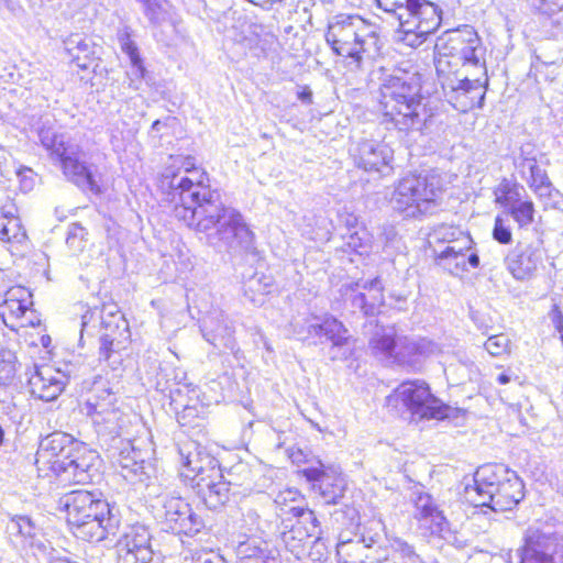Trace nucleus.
Wrapping results in <instances>:
<instances>
[{"label":"nucleus","mask_w":563,"mask_h":563,"mask_svg":"<svg viewBox=\"0 0 563 563\" xmlns=\"http://www.w3.org/2000/svg\"><path fill=\"white\" fill-rule=\"evenodd\" d=\"M199 178L175 174L169 187L174 214L187 227L206 233L209 244L232 255L249 253L254 249V234L243 216L232 207L222 203L217 190Z\"/></svg>","instance_id":"f257e3e1"},{"label":"nucleus","mask_w":563,"mask_h":563,"mask_svg":"<svg viewBox=\"0 0 563 563\" xmlns=\"http://www.w3.org/2000/svg\"><path fill=\"white\" fill-rule=\"evenodd\" d=\"M435 49V70L448 101L462 112L481 108L487 84L485 49L474 27L446 31Z\"/></svg>","instance_id":"f03ea898"},{"label":"nucleus","mask_w":563,"mask_h":563,"mask_svg":"<svg viewBox=\"0 0 563 563\" xmlns=\"http://www.w3.org/2000/svg\"><path fill=\"white\" fill-rule=\"evenodd\" d=\"M421 76L417 71L394 70L379 85L378 111L385 123L400 132H426L433 124L434 113L421 95Z\"/></svg>","instance_id":"7ed1b4c3"},{"label":"nucleus","mask_w":563,"mask_h":563,"mask_svg":"<svg viewBox=\"0 0 563 563\" xmlns=\"http://www.w3.org/2000/svg\"><path fill=\"white\" fill-rule=\"evenodd\" d=\"M324 37L332 52L343 57L352 71L372 63L382 48L376 26L360 15H335L328 24Z\"/></svg>","instance_id":"20e7f679"},{"label":"nucleus","mask_w":563,"mask_h":563,"mask_svg":"<svg viewBox=\"0 0 563 563\" xmlns=\"http://www.w3.org/2000/svg\"><path fill=\"white\" fill-rule=\"evenodd\" d=\"M523 489L516 472L503 464H486L475 472L473 485L465 486V496L475 506L508 511L522 500Z\"/></svg>","instance_id":"39448f33"},{"label":"nucleus","mask_w":563,"mask_h":563,"mask_svg":"<svg viewBox=\"0 0 563 563\" xmlns=\"http://www.w3.org/2000/svg\"><path fill=\"white\" fill-rule=\"evenodd\" d=\"M67 522L78 539L100 542L115 534L118 520L107 500L88 490H74L65 495Z\"/></svg>","instance_id":"423d86ee"},{"label":"nucleus","mask_w":563,"mask_h":563,"mask_svg":"<svg viewBox=\"0 0 563 563\" xmlns=\"http://www.w3.org/2000/svg\"><path fill=\"white\" fill-rule=\"evenodd\" d=\"M183 475L190 479L197 496L209 509H218L230 499V483L224 481L217 459L195 443L179 448Z\"/></svg>","instance_id":"0eeeda50"},{"label":"nucleus","mask_w":563,"mask_h":563,"mask_svg":"<svg viewBox=\"0 0 563 563\" xmlns=\"http://www.w3.org/2000/svg\"><path fill=\"white\" fill-rule=\"evenodd\" d=\"M86 415L91 419L99 438L104 441L122 438L129 443L141 419L133 412L124 411L119 405L114 393L103 386V382H95L91 393L85 402Z\"/></svg>","instance_id":"6e6552de"},{"label":"nucleus","mask_w":563,"mask_h":563,"mask_svg":"<svg viewBox=\"0 0 563 563\" xmlns=\"http://www.w3.org/2000/svg\"><path fill=\"white\" fill-rule=\"evenodd\" d=\"M380 9L399 21L398 40L416 48L441 24V10L428 0H376Z\"/></svg>","instance_id":"1a4fd4ad"},{"label":"nucleus","mask_w":563,"mask_h":563,"mask_svg":"<svg viewBox=\"0 0 563 563\" xmlns=\"http://www.w3.org/2000/svg\"><path fill=\"white\" fill-rule=\"evenodd\" d=\"M443 190V179L435 172L409 174L395 186L390 203L407 218L432 213Z\"/></svg>","instance_id":"9d476101"},{"label":"nucleus","mask_w":563,"mask_h":563,"mask_svg":"<svg viewBox=\"0 0 563 563\" xmlns=\"http://www.w3.org/2000/svg\"><path fill=\"white\" fill-rule=\"evenodd\" d=\"M100 322L99 356L113 368L121 364V351L125 350L130 342L131 333L129 322L123 313L112 307H104L101 312L95 309H86L81 314L80 341L84 333L92 335V330Z\"/></svg>","instance_id":"9b49d317"},{"label":"nucleus","mask_w":563,"mask_h":563,"mask_svg":"<svg viewBox=\"0 0 563 563\" xmlns=\"http://www.w3.org/2000/svg\"><path fill=\"white\" fill-rule=\"evenodd\" d=\"M42 146L48 152L51 159L58 164L64 175L82 190L99 192L92 172L86 165L85 154L80 146L65 134L51 129L38 132Z\"/></svg>","instance_id":"f8f14e48"},{"label":"nucleus","mask_w":563,"mask_h":563,"mask_svg":"<svg viewBox=\"0 0 563 563\" xmlns=\"http://www.w3.org/2000/svg\"><path fill=\"white\" fill-rule=\"evenodd\" d=\"M294 333L300 340L325 336L332 343L331 360L345 358L349 355L347 345L351 336L344 324L334 317H325L322 321L317 316L296 319L291 323Z\"/></svg>","instance_id":"ddd939ff"},{"label":"nucleus","mask_w":563,"mask_h":563,"mask_svg":"<svg viewBox=\"0 0 563 563\" xmlns=\"http://www.w3.org/2000/svg\"><path fill=\"white\" fill-rule=\"evenodd\" d=\"M394 396L412 416L420 419H443L448 417L450 408L430 393L429 386L424 382H404L395 390Z\"/></svg>","instance_id":"4468645a"},{"label":"nucleus","mask_w":563,"mask_h":563,"mask_svg":"<svg viewBox=\"0 0 563 563\" xmlns=\"http://www.w3.org/2000/svg\"><path fill=\"white\" fill-rule=\"evenodd\" d=\"M288 514H291L296 521L291 525L284 521L282 540L286 548L299 558L311 538L319 539V521L312 510L303 507H290Z\"/></svg>","instance_id":"2eb2a0df"},{"label":"nucleus","mask_w":563,"mask_h":563,"mask_svg":"<svg viewBox=\"0 0 563 563\" xmlns=\"http://www.w3.org/2000/svg\"><path fill=\"white\" fill-rule=\"evenodd\" d=\"M164 514V525L174 533L195 534L203 527L202 519L196 515L190 505L180 496L162 494L158 496Z\"/></svg>","instance_id":"dca6fc26"},{"label":"nucleus","mask_w":563,"mask_h":563,"mask_svg":"<svg viewBox=\"0 0 563 563\" xmlns=\"http://www.w3.org/2000/svg\"><path fill=\"white\" fill-rule=\"evenodd\" d=\"M318 466L306 467L302 475L312 483V488L318 490L320 497L328 505H338L344 498L347 483L339 468L325 467L321 462Z\"/></svg>","instance_id":"f3484780"},{"label":"nucleus","mask_w":563,"mask_h":563,"mask_svg":"<svg viewBox=\"0 0 563 563\" xmlns=\"http://www.w3.org/2000/svg\"><path fill=\"white\" fill-rule=\"evenodd\" d=\"M151 533L143 525L126 529L115 544L118 563H150L153 559Z\"/></svg>","instance_id":"a211bd4d"},{"label":"nucleus","mask_w":563,"mask_h":563,"mask_svg":"<svg viewBox=\"0 0 563 563\" xmlns=\"http://www.w3.org/2000/svg\"><path fill=\"white\" fill-rule=\"evenodd\" d=\"M68 383V376L51 365L36 367L35 373L29 378L32 396L44 401L55 400Z\"/></svg>","instance_id":"6ab92c4d"},{"label":"nucleus","mask_w":563,"mask_h":563,"mask_svg":"<svg viewBox=\"0 0 563 563\" xmlns=\"http://www.w3.org/2000/svg\"><path fill=\"white\" fill-rule=\"evenodd\" d=\"M520 563H563V549L558 552L553 537L534 531L526 538V544L518 550Z\"/></svg>","instance_id":"aec40b11"},{"label":"nucleus","mask_w":563,"mask_h":563,"mask_svg":"<svg viewBox=\"0 0 563 563\" xmlns=\"http://www.w3.org/2000/svg\"><path fill=\"white\" fill-rule=\"evenodd\" d=\"M542 262L539 244L518 242L506 257V265L511 275L519 280L530 278Z\"/></svg>","instance_id":"412c9836"},{"label":"nucleus","mask_w":563,"mask_h":563,"mask_svg":"<svg viewBox=\"0 0 563 563\" xmlns=\"http://www.w3.org/2000/svg\"><path fill=\"white\" fill-rule=\"evenodd\" d=\"M393 154V150L386 143L364 140L357 145L356 163L365 170L385 174L391 170Z\"/></svg>","instance_id":"4be33fe9"},{"label":"nucleus","mask_w":563,"mask_h":563,"mask_svg":"<svg viewBox=\"0 0 563 563\" xmlns=\"http://www.w3.org/2000/svg\"><path fill=\"white\" fill-rule=\"evenodd\" d=\"M201 330L205 339L216 349L234 347L233 325L221 309L207 312L202 319Z\"/></svg>","instance_id":"5701e85b"},{"label":"nucleus","mask_w":563,"mask_h":563,"mask_svg":"<svg viewBox=\"0 0 563 563\" xmlns=\"http://www.w3.org/2000/svg\"><path fill=\"white\" fill-rule=\"evenodd\" d=\"M413 503V517L422 528L428 529L431 534L438 536L449 531V522L431 495L418 493Z\"/></svg>","instance_id":"b1692460"},{"label":"nucleus","mask_w":563,"mask_h":563,"mask_svg":"<svg viewBox=\"0 0 563 563\" xmlns=\"http://www.w3.org/2000/svg\"><path fill=\"white\" fill-rule=\"evenodd\" d=\"M98 460L96 451L88 449L84 443L75 444V450L66 461H62V468L78 484H86L92 479V472Z\"/></svg>","instance_id":"393cba45"},{"label":"nucleus","mask_w":563,"mask_h":563,"mask_svg":"<svg viewBox=\"0 0 563 563\" xmlns=\"http://www.w3.org/2000/svg\"><path fill=\"white\" fill-rule=\"evenodd\" d=\"M435 236L449 242V245H446L444 250L438 253V258L454 260L455 266L465 271L466 262L463 251H467L472 247L473 241L471 236L452 227L440 228L438 231H435Z\"/></svg>","instance_id":"a878e982"},{"label":"nucleus","mask_w":563,"mask_h":563,"mask_svg":"<svg viewBox=\"0 0 563 563\" xmlns=\"http://www.w3.org/2000/svg\"><path fill=\"white\" fill-rule=\"evenodd\" d=\"M31 306V294L25 288H11L0 305V316L7 327L13 328L14 322L23 319Z\"/></svg>","instance_id":"bb28decb"},{"label":"nucleus","mask_w":563,"mask_h":563,"mask_svg":"<svg viewBox=\"0 0 563 563\" xmlns=\"http://www.w3.org/2000/svg\"><path fill=\"white\" fill-rule=\"evenodd\" d=\"M79 442L64 432H54L44 438L40 443V453H47L51 457H57L58 462L66 461Z\"/></svg>","instance_id":"cd10ccee"},{"label":"nucleus","mask_w":563,"mask_h":563,"mask_svg":"<svg viewBox=\"0 0 563 563\" xmlns=\"http://www.w3.org/2000/svg\"><path fill=\"white\" fill-rule=\"evenodd\" d=\"M7 532L14 547L23 550L34 544L36 527L29 517L18 516L9 521Z\"/></svg>","instance_id":"c85d7f7f"},{"label":"nucleus","mask_w":563,"mask_h":563,"mask_svg":"<svg viewBox=\"0 0 563 563\" xmlns=\"http://www.w3.org/2000/svg\"><path fill=\"white\" fill-rule=\"evenodd\" d=\"M495 202L509 210L527 197L526 189L517 181L504 178L494 190Z\"/></svg>","instance_id":"c756f323"},{"label":"nucleus","mask_w":563,"mask_h":563,"mask_svg":"<svg viewBox=\"0 0 563 563\" xmlns=\"http://www.w3.org/2000/svg\"><path fill=\"white\" fill-rule=\"evenodd\" d=\"M527 185L544 202L545 207L556 208L560 203V191L554 188L547 172L536 178H528Z\"/></svg>","instance_id":"7c9ffc66"},{"label":"nucleus","mask_w":563,"mask_h":563,"mask_svg":"<svg viewBox=\"0 0 563 563\" xmlns=\"http://www.w3.org/2000/svg\"><path fill=\"white\" fill-rule=\"evenodd\" d=\"M356 289H362L367 295L369 313L376 314L385 302L384 286L379 277L371 280L355 283Z\"/></svg>","instance_id":"2f4dec72"},{"label":"nucleus","mask_w":563,"mask_h":563,"mask_svg":"<svg viewBox=\"0 0 563 563\" xmlns=\"http://www.w3.org/2000/svg\"><path fill=\"white\" fill-rule=\"evenodd\" d=\"M540 153L531 144H525L520 147L518 156L514 158V165L520 177H526L533 173L540 166L538 156Z\"/></svg>","instance_id":"473e14b6"},{"label":"nucleus","mask_w":563,"mask_h":563,"mask_svg":"<svg viewBox=\"0 0 563 563\" xmlns=\"http://www.w3.org/2000/svg\"><path fill=\"white\" fill-rule=\"evenodd\" d=\"M119 465L123 471H126L128 475L140 476L144 473V460L141 459V453L135 451L134 448L130 452L122 450L119 456Z\"/></svg>","instance_id":"72a5a7b5"},{"label":"nucleus","mask_w":563,"mask_h":563,"mask_svg":"<svg viewBox=\"0 0 563 563\" xmlns=\"http://www.w3.org/2000/svg\"><path fill=\"white\" fill-rule=\"evenodd\" d=\"M87 230L79 223H71L67 230L66 244L74 254L81 253L87 244Z\"/></svg>","instance_id":"f704fd0d"},{"label":"nucleus","mask_w":563,"mask_h":563,"mask_svg":"<svg viewBox=\"0 0 563 563\" xmlns=\"http://www.w3.org/2000/svg\"><path fill=\"white\" fill-rule=\"evenodd\" d=\"M202 413L203 410L201 406L185 405L183 410L177 413V421L184 428H199L205 420Z\"/></svg>","instance_id":"c9c22d12"},{"label":"nucleus","mask_w":563,"mask_h":563,"mask_svg":"<svg viewBox=\"0 0 563 563\" xmlns=\"http://www.w3.org/2000/svg\"><path fill=\"white\" fill-rule=\"evenodd\" d=\"M507 211L519 227H527L533 222L534 206L529 199H522Z\"/></svg>","instance_id":"e433bc0d"},{"label":"nucleus","mask_w":563,"mask_h":563,"mask_svg":"<svg viewBox=\"0 0 563 563\" xmlns=\"http://www.w3.org/2000/svg\"><path fill=\"white\" fill-rule=\"evenodd\" d=\"M369 346L376 354L391 356L396 347L394 334L391 332H376L369 341Z\"/></svg>","instance_id":"4c0bfd02"},{"label":"nucleus","mask_w":563,"mask_h":563,"mask_svg":"<svg viewBox=\"0 0 563 563\" xmlns=\"http://www.w3.org/2000/svg\"><path fill=\"white\" fill-rule=\"evenodd\" d=\"M26 239V233L23 230L21 221L14 216L11 210V214L5 222V231L3 234V242H18L21 243Z\"/></svg>","instance_id":"58836bf2"},{"label":"nucleus","mask_w":563,"mask_h":563,"mask_svg":"<svg viewBox=\"0 0 563 563\" xmlns=\"http://www.w3.org/2000/svg\"><path fill=\"white\" fill-rule=\"evenodd\" d=\"M15 376L14 356L9 351L0 352V385H9Z\"/></svg>","instance_id":"ea45409f"},{"label":"nucleus","mask_w":563,"mask_h":563,"mask_svg":"<svg viewBox=\"0 0 563 563\" xmlns=\"http://www.w3.org/2000/svg\"><path fill=\"white\" fill-rule=\"evenodd\" d=\"M510 340L504 334L492 335L487 339L484 346L485 350L493 356H500L509 351Z\"/></svg>","instance_id":"a19ab883"},{"label":"nucleus","mask_w":563,"mask_h":563,"mask_svg":"<svg viewBox=\"0 0 563 563\" xmlns=\"http://www.w3.org/2000/svg\"><path fill=\"white\" fill-rule=\"evenodd\" d=\"M85 46L95 49V45L91 41L79 34L71 35L65 41V49L70 58H79V56L82 55Z\"/></svg>","instance_id":"79ce46f5"},{"label":"nucleus","mask_w":563,"mask_h":563,"mask_svg":"<svg viewBox=\"0 0 563 563\" xmlns=\"http://www.w3.org/2000/svg\"><path fill=\"white\" fill-rule=\"evenodd\" d=\"M130 62L131 69L126 71L129 87L133 90H139L144 77L145 68L140 55H136V59L134 57H130Z\"/></svg>","instance_id":"37998d69"},{"label":"nucleus","mask_w":563,"mask_h":563,"mask_svg":"<svg viewBox=\"0 0 563 563\" xmlns=\"http://www.w3.org/2000/svg\"><path fill=\"white\" fill-rule=\"evenodd\" d=\"M143 4L144 14L153 24H159L165 19V11L158 0H137Z\"/></svg>","instance_id":"c03bdc74"},{"label":"nucleus","mask_w":563,"mask_h":563,"mask_svg":"<svg viewBox=\"0 0 563 563\" xmlns=\"http://www.w3.org/2000/svg\"><path fill=\"white\" fill-rule=\"evenodd\" d=\"M391 549L399 553L401 558L407 559L410 563L420 562L419 555L416 553L415 548L400 538H394L390 540Z\"/></svg>","instance_id":"a18cd8bd"},{"label":"nucleus","mask_w":563,"mask_h":563,"mask_svg":"<svg viewBox=\"0 0 563 563\" xmlns=\"http://www.w3.org/2000/svg\"><path fill=\"white\" fill-rule=\"evenodd\" d=\"M531 7L545 15L563 12V0H529Z\"/></svg>","instance_id":"49530a36"},{"label":"nucleus","mask_w":563,"mask_h":563,"mask_svg":"<svg viewBox=\"0 0 563 563\" xmlns=\"http://www.w3.org/2000/svg\"><path fill=\"white\" fill-rule=\"evenodd\" d=\"M118 41L122 52L125 53L129 56V58L134 57L136 59V55H140L139 49L136 44L131 38V31L128 26H124L123 29L119 30Z\"/></svg>","instance_id":"de8ad7c7"},{"label":"nucleus","mask_w":563,"mask_h":563,"mask_svg":"<svg viewBox=\"0 0 563 563\" xmlns=\"http://www.w3.org/2000/svg\"><path fill=\"white\" fill-rule=\"evenodd\" d=\"M493 238L501 244H509L512 240V234L509 225H507L504 219L500 217H496L495 219Z\"/></svg>","instance_id":"09e8293b"},{"label":"nucleus","mask_w":563,"mask_h":563,"mask_svg":"<svg viewBox=\"0 0 563 563\" xmlns=\"http://www.w3.org/2000/svg\"><path fill=\"white\" fill-rule=\"evenodd\" d=\"M194 172H198L200 175H202V180H203V184L206 185V181H209V178L206 177V174L198 170V169H189L188 167H186V169L184 172L181 170H178L176 172V174H181V175H187L188 177H194V178H199L198 175H194ZM175 175V172H172V170H166L164 174H163V180H162V185L163 187H167L169 189L168 191V196L172 198V189L169 187V181H170V178L172 176ZM207 186H209L207 184Z\"/></svg>","instance_id":"8fccbe9b"},{"label":"nucleus","mask_w":563,"mask_h":563,"mask_svg":"<svg viewBox=\"0 0 563 563\" xmlns=\"http://www.w3.org/2000/svg\"><path fill=\"white\" fill-rule=\"evenodd\" d=\"M417 356L427 357L439 352V346L426 338L416 339Z\"/></svg>","instance_id":"3c124183"},{"label":"nucleus","mask_w":563,"mask_h":563,"mask_svg":"<svg viewBox=\"0 0 563 563\" xmlns=\"http://www.w3.org/2000/svg\"><path fill=\"white\" fill-rule=\"evenodd\" d=\"M399 352L396 357L399 361L405 362L406 357L417 356V344L416 339H405L399 346Z\"/></svg>","instance_id":"603ef678"},{"label":"nucleus","mask_w":563,"mask_h":563,"mask_svg":"<svg viewBox=\"0 0 563 563\" xmlns=\"http://www.w3.org/2000/svg\"><path fill=\"white\" fill-rule=\"evenodd\" d=\"M95 56V49H90L88 46L84 47L82 55L79 58H70L71 63H74L80 69H88Z\"/></svg>","instance_id":"864d4df0"},{"label":"nucleus","mask_w":563,"mask_h":563,"mask_svg":"<svg viewBox=\"0 0 563 563\" xmlns=\"http://www.w3.org/2000/svg\"><path fill=\"white\" fill-rule=\"evenodd\" d=\"M241 563H276V561L271 560L264 549H257L254 553L243 556Z\"/></svg>","instance_id":"5fc2aeb1"},{"label":"nucleus","mask_w":563,"mask_h":563,"mask_svg":"<svg viewBox=\"0 0 563 563\" xmlns=\"http://www.w3.org/2000/svg\"><path fill=\"white\" fill-rule=\"evenodd\" d=\"M368 305V298L364 291L357 292L352 298V306L354 308H358L365 316H374V313H369L371 307Z\"/></svg>","instance_id":"6e6d98bb"},{"label":"nucleus","mask_w":563,"mask_h":563,"mask_svg":"<svg viewBox=\"0 0 563 563\" xmlns=\"http://www.w3.org/2000/svg\"><path fill=\"white\" fill-rule=\"evenodd\" d=\"M300 497V494L298 490L296 489H287V490H284V492H280L276 499H275V503L279 506H282L280 510L282 511H285V512H288V510H285L284 509V506H286V503L287 500H291V501H296V499Z\"/></svg>","instance_id":"4d7b16f0"},{"label":"nucleus","mask_w":563,"mask_h":563,"mask_svg":"<svg viewBox=\"0 0 563 563\" xmlns=\"http://www.w3.org/2000/svg\"><path fill=\"white\" fill-rule=\"evenodd\" d=\"M33 172L30 168H21L18 172V177L21 181V187L24 191H30L34 186Z\"/></svg>","instance_id":"13d9d810"},{"label":"nucleus","mask_w":563,"mask_h":563,"mask_svg":"<svg viewBox=\"0 0 563 563\" xmlns=\"http://www.w3.org/2000/svg\"><path fill=\"white\" fill-rule=\"evenodd\" d=\"M549 318L555 330L560 334L563 333V313L558 305L552 306V309L549 312Z\"/></svg>","instance_id":"bf43d9fd"},{"label":"nucleus","mask_w":563,"mask_h":563,"mask_svg":"<svg viewBox=\"0 0 563 563\" xmlns=\"http://www.w3.org/2000/svg\"><path fill=\"white\" fill-rule=\"evenodd\" d=\"M5 9L12 14H20L23 11L22 5L16 0H0V10Z\"/></svg>","instance_id":"052dcab7"},{"label":"nucleus","mask_w":563,"mask_h":563,"mask_svg":"<svg viewBox=\"0 0 563 563\" xmlns=\"http://www.w3.org/2000/svg\"><path fill=\"white\" fill-rule=\"evenodd\" d=\"M199 563H227L222 556L217 553H208L205 558H199Z\"/></svg>","instance_id":"680f3d73"},{"label":"nucleus","mask_w":563,"mask_h":563,"mask_svg":"<svg viewBox=\"0 0 563 563\" xmlns=\"http://www.w3.org/2000/svg\"><path fill=\"white\" fill-rule=\"evenodd\" d=\"M11 209H14L11 207L9 210H1L0 211V240H3V234L5 231V222L8 221L9 216L11 214Z\"/></svg>","instance_id":"e2e57ef3"},{"label":"nucleus","mask_w":563,"mask_h":563,"mask_svg":"<svg viewBox=\"0 0 563 563\" xmlns=\"http://www.w3.org/2000/svg\"><path fill=\"white\" fill-rule=\"evenodd\" d=\"M174 118H167L166 120H155L151 126V132H161L163 128H167L170 121H174Z\"/></svg>","instance_id":"0e129e2a"},{"label":"nucleus","mask_w":563,"mask_h":563,"mask_svg":"<svg viewBox=\"0 0 563 563\" xmlns=\"http://www.w3.org/2000/svg\"><path fill=\"white\" fill-rule=\"evenodd\" d=\"M298 99L305 103H311L312 102V92L308 88H306L298 92Z\"/></svg>","instance_id":"69168bd1"},{"label":"nucleus","mask_w":563,"mask_h":563,"mask_svg":"<svg viewBox=\"0 0 563 563\" xmlns=\"http://www.w3.org/2000/svg\"><path fill=\"white\" fill-rule=\"evenodd\" d=\"M467 263L471 267L476 268L479 265V257L476 253H472L467 257Z\"/></svg>","instance_id":"338daca9"},{"label":"nucleus","mask_w":563,"mask_h":563,"mask_svg":"<svg viewBox=\"0 0 563 563\" xmlns=\"http://www.w3.org/2000/svg\"><path fill=\"white\" fill-rule=\"evenodd\" d=\"M547 172L544 168L541 167V165L533 170V173H530L529 175H526V177H521L526 183H528V178H536L540 174Z\"/></svg>","instance_id":"774afa93"}]
</instances>
